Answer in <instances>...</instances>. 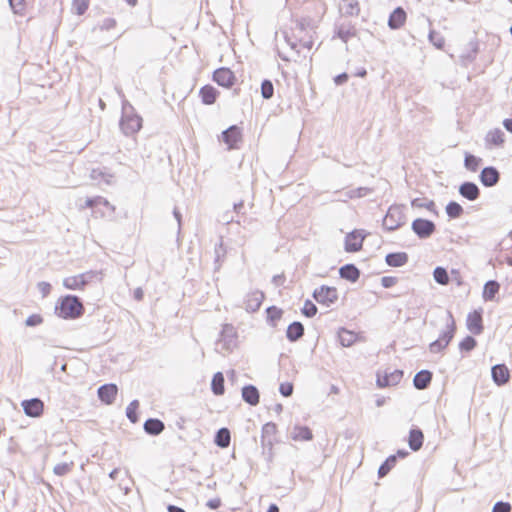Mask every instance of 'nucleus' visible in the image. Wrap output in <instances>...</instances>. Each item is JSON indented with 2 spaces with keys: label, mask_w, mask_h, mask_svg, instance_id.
<instances>
[{
  "label": "nucleus",
  "mask_w": 512,
  "mask_h": 512,
  "mask_svg": "<svg viewBox=\"0 0 512 512\" xmlns=\"http://www.w3.org/2000/svg\"><path fill=\"white\" fill-rule=\"evenodd\" d=\"M55 313L63 319H77L83 315L84 306L78 297L66 295L59 298L55 306Z\"/></svg>",
  "instance_id": "nucleus-1"
},
{
  "label": "nucleus",
  "mask_w": 512,
  "mask_h": 512,
  "mask_svg": "<svg viewBox=\"0 0 512 512\" xmlns=\"http://www.w3.org/2000/svg\"><path fill=\"white\" fill-rule=\"evenodd\" d=\"M455 332H456V323L453 318V315L451 313H449V322L447 324L445 331H443L441 333V335L439 336V338L437 340H435L434 342H432L430 344V350L432 352H439V351L445 349L449 345L451 340L453 339Z\"/></svg>",
  "instance_id": "nucleus-2"
},
{
  "label": "nucleus",
  "mask_w": 512,
  "mask_h": 512,
  "mask_svg": "<svg viewBox=\"0 0 512 512\" xmlns=\"http://www.w3.org/2000/svg\"><path fill=\"white\" fill-rule=\"evenodd\" d=\"M120 128L125 135H134L142 128V118L133 111H125L120 120Z\"/></svg>",
  "instance_id": "nucleus-3"
},
{
  "label": "nucleus",
  "mask_w": 512,
  "mask_h": 512,
  "mask_svg": "<svg viewBox=\"0 0 512 512\" xmlns=\"http://www.w3.org/2000/svg\"><path fill=\"white\" fill-rule=\"evenodd\" d=\"M95 276L96 272L94 271L71 275L63 279V286L68 290H84Z\"/></svg>",
  "instance_id": "nucleus-4"
},
{
  "label": "nucleus",
  "mask_w": 512,
  "mask_h": 512,
  "mask_svg": "<svg viewBox=\"0 0 512 512\" xmlns=\"http://www.w3.org/2000/svg\"><path fill=\"white\" fill-rule=\"evenodd\" d=\"M84 208H91L96 217L111 215L115 210L109 201L100 196L86 199Z\"/></svg>",
  "instance_id": "nucleus-5"
},
{
  "label": "nucleus",
  "mask_w": 512,
  "mask_h": 512,
  "mask_svg": "<svg viewBox=\"0 0 512 512\" xmlns=\"http://www.w3.org/2000/svg\"><path fill=\"white\" fill-rule=\"evenodd\" d=\"M403 378V372L398 369L384 370L377 373V386L379 388H386L398 385Z\"/></svg>",
  "instance_id": "nucleus-6"
},
{
  "label": "nucleus",
  "mask_w": 512,
  "mask_h": 512,
  "mask_svg": "<svg viewBox=\"0 0 512 512\" xmlns=\"http://www.w3.org/2000/svg\"><path fill=\"white\" fill-rule=\"evenodd\" d=\"M221 140L228 150L238 149L243 140L241 128L236 125L230 126L222 132Z\"/></svg>",
  "instance_id": "nucleus-7"
},
{
  "label": "nucleus",
  "mask_w": 512,
  "mask_h": 512,
  "mask_svg": "<svg viewBox=\"0 0 512 512\" xmlns=\"http://www.w3.org/2000/svg\"><path fill=\"white\" fill-rule=\"evenodd\" d=\"M213 81H215L219 86L224 88H231L237 81V78L234 72L227 67H221L216 69L212 75Z\"/></svg>",
  "instance_id": "nucleus-8"
},
{
  "label": "nucleus",
  "mask_w": 512,
  "mask_h": 512,
  "mask_svg": "<svg viewBox=\"0 0 512 512\" xmlns=\"http://www.w3.org/2000/svg\"><path fill=\"white\" fill-rule=\"evenodd\" d=\"M313 297L318 303L330 306L338 300V291L335 287L321 286L314 291Z\"/></svg>",
  "instance_id": "nucleus-9"
},
{
  "label": "nucleus",
  "mask_w": 512,
  "mask_h": 512,
  "mask_svg": "<svg viewBox=\"0 0 512 512\" xmlns=\"http://www.w3.org/2000/svg\"><path fill=\"white\" fill-rule=\"evenodd\" d=\"M467 329L474 335H480L484 330L483 310L477 309L468 313L466 318Z\"/></svg>",
  "instance_id": "nucleus-10"
},
{
  "label": "nucleus",
  "mask_w": 512,
  "mask_h": 512,
  "mask_svg": "<svg viewBox=\"0 0 512 512\" xmlns=\"http://www.w3.org/2000/svg\"><path fill=\"white\" fill-rule=\"evenodd\" d=\"M436 226L434 222L417 218L412 222V230L419 238H428L435 232Z\"/></svg>",
  "instance_id": "nucleus-11"
},
{
  "label": "nucleus",
  "mask_w": 512,
  "mask_h": 512,
  "mask_svg": "<svg viewBox=\"0 0 512 512\" xmlns=\"http://www.w3.org/2000/svg\"><path fill=\"white\" fill-rule=\"evenodd\" d=\"M365 236L358 230L348 233L345 237V250L357 252L362 249Z\"/></svg>",
  "instance_id": "nucleus-12"
},
{
  "label": "nucleus",
  "mask_w": 512,
  "mask_h": 512,
  "mask_svg": "<svg viewBox=\"0 0 512 512\" xmlns=\"http://www.w3.org/2000/svg\"><path fill=\"white\" fill-rule=\"evenodd\" d=\"M21 405L25 414L29 417L37 418L44 412V403L38 398L24 400Z\"/></svg>",
  "instance_id": "nucleus-13"
},
{
  "label": "nucleus",
  "mask_w": 512,
  "mask_h": 512,
  "mask_svg": "<svg viewBox=\"0 0 512 512\" xmlns=\"http://www.w3.org/2000/svg\"><path fill=\"white\" fill-rule=\"evenodd\" d=\"M117 394L118 387L115 384H105L98 389V397L106 405H111Z\"/></svg>",
  "instance_id": "nucleus-14"
},
{
  "label": "nucleus",
  "mask_w": 512,
  "mask_h": 512,
  "mask_svg": "<svg viewBox=\"0 0 512 512\" xmlns=\"http://www.w3.org/2000/svg\"><path fill=\"white\" fill-rule=\"evenodd\" d=\"M290 438L295 442L310 441L313 439V433L308 426L296 424L291 429Z\"/></svg>",
  "instance_id": "nucleus-15"
},
{
  "label": "nucleus",
  "mask_w": 512,
  "mask_h": 512,
  "mask_svg": "<svg viewBox=\"0 0 512 512\" xmlns=\"http://www.w3.org/2000/svg\"><path fill=\"white\" fill-rule=\"evenodd\" d=\"M505 143V134L499 128L491 129L485 136V144L488 148L501 147Z\"/></svg>",
  "instance_id": "nucleus-16"
},
{
  "label": "nucleus",
  "mask_w": 512,
  "mask_h": 512,
  "mask_svg": "<svg viewBox=\"0 0 512 512\" xmlns=\"http://www.w3.org/2000/svg\"><path fill=\"white\" fill-rule=\"evenodd\" d=\"M264 300V294L260 291H252L246 295L245 308L247 311H257Z\"/></svg>",
  "instance_id": "nucleus-17"
},
{
  "label": "nucleus",
  "mask_w": 512,
  "mask_h": 512,
  "mask_svg": "<svg viewBox=\"0 0 512 512\" xmlns=\"http://www.w3.org/2000/svg\"><path fill=\"white\" fill-rule=\"evenodd\" d=\"M199 96L203 104L212 105L216 102L219 91L212 85L207 84L200 88Z\"/></svg>",
  "instance_id": "nucleus-18"
},
{
  "label": "nucleus",
  "mask_w": 512,
  "mask_h": 512,
  "mask_svg": "<svg viewBox=\"0 0 512 512\" xmlns=\"http://www.w3.org/2000/svg\"><path fill=\"white\" fill-rule=\"evenodd\" d=\"M492 378L497 385H504L510 379V372L504 364H498L492 368Z\"/></svg>",
  "instance_id": "nucleus-19"
},
{
  "label": "nucleus",
  "mask_w": 512,
  "mask_h": 512,
  "mask_svg": "<svg viewBox=\"0 0 512 512\" xmlns=\"http://www.w3.org/2000/svg\"><path fill=\"white\" fill-rule=\"evenodd\" d=\"M406 19V12L401 7H398L390 14L388 25L391 29H399L405 24Z\"/></svg>",
  "instance_id": "nucleus-20"
},
{
  "label": "nucleus",
  "mask_w": 512,
  "mask_h": 512,
  "mask_svg": "<svg viewBox=\"0 0 512 512\" xmlns=\"http://www.w3.org/2000/svg\"><path fill=\"white\" fill-rule=\"evenodd\" d=\"M480 180L484 186H494L499 181V172L494 167H486L481 171Z\"/></svg>",
  "instance_id": "nucleus-21"
},
{
  "label": "nucleus",
  "mask_w": 512,
  "mask_h": 512,
  "mask_svg": "<svg viewBox=\"0 0 512 512\" xmlns=\"http://www.w3.org/2000/svg\"><path fill=\"white\" fill-rule=\"evenodd\" d=\"M242 398L246 403L256 406L260 401V394L255 386L247 385L242 388Z\"/></svg>",
  "instance_id": "nucleus-22"
},
{
  "label": "nucleus",
  "mask_w": 512,
  "mask_h": 512,
  "mask_svg": "<svg viewBox=\"0 0 512 512\" xmlns=\"http://www.w3.org/2000/svg\"><path fill=\"white\" fill-rule=\"evenodd\" d=\"M459 193L464 198L474 201L476 200L479 195L480 191L476 184L472 182H465L459 187Z\"/></svg>",
  "instance_id": "nucleus-23"
},
{
  "label": "nucleus",
  "mask_w": 512,
  "mask_h": 512,
  "mask_svg": "<svg viewBox=\"0 0 512 512\" xmlns=\"http://www.w3.org/2000/svg\"><path fill=\"white\" fill-rule=\"evenodd\" d=\"M278 433V427L273 422H268L262 427V442H267L269 446H272L276 440Z\"/></svg>",
  "instance_id": "nucleus-24"
},
{
  "label": "nucleus",
  "mask_w": 512,
  "mask_h": 512,
  "mask_svg": "<svg viewBox=\"0 0 512 512\" xmlns=\"http://www.w3.org/2000/svg\"><path fill=\"white\" fill-rule=\"evenodd\" d=\"M424 441L423 432L420 429H412L409 432L408 444L413 451L421 449Z\"/></svg>",
  "instance_id": "nucleus-25"
},
{
  "label": "nucleus",
  "mask_w": 512,
  "mask_h": 512,
  "mask_svg": "<svg viewBox=\"0 0 512 512\" xmlns=\"http://www.w3.org/2000/svg\"><path fill=\"white\" fill-rule=\"evenodd\" d=\"M408 261V255L405 252L390 253L386 256V263L392 267H401Z\"/></svg>",
  "instance_id": "nucleus-26"
},
{
  "label": "nucleus",
  "mask_w": 512,
  "mask_h": 512,
  "mask_svg": "<svg viewBox=\"0 0 512 512\" xmlns=\"http://www.w3.org/2000/svg\"><path fill=\"white\" fill-rule=\"evenodd\" d=\"M225 379L221 372H217L213 375L212 381H211V389L212 392L217 395H223L225 392Z\"/></svg>",
  "instance_id": "nucleus-27"
},
{
  "label": "nucleus",
  "mask_w": 512,
  "mask_h": 512,
  "mask_svg": "<svg viewBox=\"0 0 512 512\" xmlns=\"http://www.w3.org/2000/svg\"><path fill=\"white\" fill-rule=\"evenodd\" d=\"M432 374L427 370L418 372L414 377V385L418 389H425L431 382Z\"/></svg>",
  "instance_id": "nucleus-28"
},
{
  "label": "nucleus",
  "mask_w": 512,
  "mask_h": 512,
  "mask_svg": "<svg viewBox=\"0 0 512 512\" xmlns=\"http://www.w3.org/2000/svg\"><path fill=\"white\" fill-rule=\"evenodd\" d=\"M339 273L342 278L352 282L357 281L360 276L359 270L352 264L341 267Z\"/></svg>",
  "instance_id": "nucleus-29"
},
{
  "label": "nucleus",
  "mask_w": 512,
  "mask_h": 512,
  "mask_svg": "<svg viewBox=\"0 0 512 512\" xmlns=\"http://www.w3.org/2000/svg\"><path fill=\"white\" fill-rule=\"evenodd\" d=\"M304 327L300 322H293L287 328V338L290 341H296L303 336Z\"/></svg>",
  "instance_id": "nucleus-30"
},
{
  "label": "nucleus",
  "mask_w": 512,
  "mask_h": 512,
  "mask_svg": "<svg viewBox=\"0 0 512 512\" xmlns=\"http://www.w3.org/2000/svg\"><path fill=\"white\" fill-rule=\"evenodd\" d=\"M341 10L349 16H357L360 13V5L357 0H342Z\"/></svg>",
  "instance_id": "nucleus-31"
},
{
  "label": "nucleus",
  "mask_w": 512,
  "mask_h": 512,
  "mask_svg": "<svg viewBox=\"0 0 512 512\" xmlns=\"http://www.w3.org/2000/svg\"><path fill=\"white\" fill-rule=\"evenodd\" d=\"M500 285L496 281H488L484 285L483 289V298L485 301H491L494 299L495 295L499 292Z\"/></svg>",
  "instance_id": "nucleus-32"
},
{
  "label": "nucleus",
  "mask_w": 512,
  "mask_h": 512,
  "mask_svg": "<svg viewBox=\"0 0 512 512\" xmlns=\"http://www.w3.org/2000/svg\"><path fill=\"white\" fill-rule=\"evenodd\" d=\"M147 433L158 435L164 430V424L159 419H148L144 424Z\"/></svg>",
  "instance_id": "nucleus-33"
},
{
  "label": "nucleus",
  "mask_w": 512,
  "mask_h": 512,
  "mask_svg": "<svg viewBox=\"0 0 512 512\" xmlns=\"http://www.w3.org/2000/svg\"><path fill=\"white\" fill-rule=\"evenodd\" d=\"M230 441V431L227 428H221L215 436L216 445L221 448H227L230 445Z\"/></svg>",
  "instance_id": "nucleus-34"
},
{
  "label": "nucleus",
  "mask_w": 512,
  "mask_h": 512,
  "mask_svg": "<svg viewBox=\"0 0 512 512\" xmlns=\"http://www.w3.org/2000/svg\"><path fill=\"white\" fill-rule=\"evenodd\" d=\"M481 162H482V159L475 155H472V154L465 155L464 165H465L466 169L469 171L476 172L479 169Z\"/></svg>",
  "instance_id": "nucleus-35"
},
{
  "label": "nucleus",
  "mask_w": 512,
  "mask_h": 512,
  "mask_svg": "<svg viewBox=\"0 0 512 512\" xmlns=\"http://www.w3.org/2000/svg\"><path fill=\"white\" fill-rule=\"evenodd\" d=\"M463 211L462 206L455 201L449 202L446 206V213L452 219L459 218L463 214Z\"/></svg>",
  "instance_id": "nucleus-36"
},
{
  "label": "nucleus",
  "mask_w": 512,
  "mask_h": 512,
  "mask_svg": "<svg viewBox=\"0 0 512 512\" xmlns=\"http://www.w3.org/2000/svg\"><path fill=\"white\" fill-rule=\"evenodd\" d=\"M412 206L416 208H424L430 212H436V204L433 200H425L421 198H416L412 201Z\"/></svg>",
  "instance_id": "nucleus-37"
},
{
  "label": "nucleus",
  "mask_w": 512,
  "mask_h": 512,
  "mask_svg": "<svg viewBox=\"0 0 512 512\" xmlns=\"http://www.w3.org/2000/svg\"><path fill=\"white\" fill-rule=\"evenodd\" d=\"M433 277L440 285H447L449 283V275L443 267H436L433 272Z\"/></svg>",
  "instance_id": "nucleus-38"
},
{
  "label": "nucleus",
  "mask_w": 512,
  "mask_h": 512,
  "mask_svg": "<svg viewBox=\"0 0 512 512\" xmlns=\"http://www.w3.org/2000/svg\"><path fill=\"white\" fill-rule=\"evenodd\" d=\"M396 464V455L389 456L386 461L379 467L378 475L379 477L386 476L390 470L395 466Z\"/></svg>",
  "instance_id": "nucleus-39"
},
{
  "label": "nucleus",
  "mask_w": 512,
  "mask_h": 512,
  "mask_svg": "<svg viewBox=\"0 0 512 512\" xmlns=\"http://www.w3.org/2000/svg\"><path fill=\"white\" fill-rule=\"evenodd\" d=\"M266 313H267L268 321L273 326H275L277 324V322L282 318V315H283V311L280 308H277L275 306L269 307L267 309Z\"/></svg>",
  "instance_id": "nucleus-40"
},
{
  "label": "nucleus",
  "mask_w": 512,
  "mask_h": 512,
  "mask_svg": "<svg viewBox=\"0 0 512 512\" xmlns=\"http://www.w3.org/2000/svg\"><path fill=\"white\" fill-rule=\"evenodd\" d=\"M138 409L139 402L137 400L130 402L126 408V415L132 423H136L138 421Z\"/></svg>",
  "instance_id": "nucleus-41"
},
{
  "label": "nucleus",
  "mask_w": 512,
  "mask_h": 512,
  "mask_svg": "<svg viewBox=\"0 0 512 512\" xmlns=\"http://www.w3.org/2000/svg\"><path fill=\"white\" fill-rule=\"evenodd\" d=\"M90 5V0H72V10L77 15L86 13Z\"/></svg>",
  "instance_id": "nucleus-42"
},
{
  "label": "nucleus",
  "mask_w": 512,
  "mask_h": 512,
  "mask_svg": "<svg viewBox=\"0 0 512 512\" xmlns=\"http://www.w3.org/2000/svg\"><path fill=\"white\" fill-rule=\"evenodd\" d=\"M339 338L343 346H350L356 341L357 336L353 332L343 329L339 333Z\"/></svg>",
  "instance_id": "nucleus-43"
},
{
  "label": "nucleus",
  "mask_w": 512,
  "mask_h": 512,
  "mask_svg": "<svg viewBox=\"0 0 512 512\" xmlns=\"http://www.w3.org/2000/svg\"><path fill=\"white\" fill-rule=\"evenodd\" d=\"M395 214H399V212L397 210L393 211L390 209L384 218L383 223L388 230H394L400 225L399 223H394L393 221Z\"/></svg>",
  "instance_id": "nucleus-44"
},
{
  "label": "nucleus",
  "mask_w": 512,
  "mask_h": 512,
  "mask_svg": "<svg viewBox=\"0 0 512 512\" xmlns=\"http://www.w3.org/2000/svg\"><path fill=\"white\" fill-rule=\"evenodd\" d=\"M274 87L271 81L264 80L261 84V94L265 99H270L273 96Z\"/></svg>",
  "instance_id": "nucleus-45"
},
{
  "label": "nucleus",
  "mask_w": 512,
  "mask_h": 512,
  "mask_svg": "<svg viewBox=\"0 0 512 512\" xmlns=\"http://www.w3.org/2000/svg\"><path fill=\"white\" fill-rule=\"evenodd\" d=\"M476 340L471 336H466L460 343L459 348L463 351H471L476 346Z\"/></svg>",
  "instance_id": "nucleus-46"
},
{
  "label": "nucleus",
  "mask_w": 512,
  "mask_h": 512,
  "mask_svg": "<svg viewBox=\"0 0 512 512\" xmlns=\"http://www.w3.org/2000/svg\"><path fill=\"white\" fill-rule=\"evenodd\" d=\"M302 313L307 317H313L317 313V307L315 306L314 303L307 300L302 308Z\"/></svg>",
  "instance_id": "nucleus-47"
},
{
  "label": "nucleus",
  "mask_w": 512,
  "mask_h": 512,
  "mask_svg": "<svg viewBox=\"0 0 512 512\" xmlns=\"http://www.w3.org/2000/svg\"><path fill=\"white\" fill-rule=\"evenodd\" d=\"M14 13L23 14L25 11V0H9Z\"/></svg>",
  "instance_id": "nucleus-48"
},
{
  "label": "nucleus",
  "mask_w": 512,
  "mask_h": 512,
  "mask_svg": "<svg viewBox=\"0 0 512 512\" xmlns=\"http://www.w3.org/2000/svg\"><path fill=\"white\" fill-rule=\"evenodd\" d=\"M279 391L280 393L284 396V397H288L292 394L293 392V384L290 383V382H284V383H281L280 384V387H279Z\"/></svg>",
  "instance_id": "nucleus-49"
},
{
  "label": "nucleus",
  "mask_w": 512,
  "mask_h": 512,
  "mask_svg": "<svg viewBox=\"0 0 512 512\" xmlns=\"http://www.w3.org/2000/svg\"><path fill=\"white\" fill-rule=\"evenodd\" d=\"M42 322H43V318L39 314L30 315L26 319V325L27 326H37V325H40Z\"/></svg>",
  "instance_id": "nucleus-50"
},
{
  "label": "nucleus",
  "mask_w": 512,
  "mask_h": 512,
  "mask_svg": "<svg viewBox=\"0 0 512 512\" xmlns=\"http://www.w3.org/2000/svg\"><path fill=\"white\" fill-rule=\"evenodd\" d=\"M116 27V21L113 18H106L99 25L100 30H111Z\"/></svg>",
  "instance_id": "nucleus-51"
},
{
  "label": "nucleus",
  "mask_w": 512,
  "mask_h": 512,
  "mask_svg": "<svg viewBox=\"0 0 512 512\" xmlns=\"http://www.w3.org/2000/svg\"><path fill=\"white\" fill-rule=\"evenodd\" d=\"M397 282H398V279L393 276H384L381 279V284L385 288L393 287L394 285L397 284Z\"/></svg>",
  "instance_id": "nucleus-52"
},
{
  "label": "nucleus",
  "mask_w": 512,
  "mask_h": 512,
  "mask_svg": "<svg viewBox=\"0 0 512 512\" xmlns=\"http://www.w3.org/2000/svg\"><path fill=\"white\" fill-rule=\"evenodd\" d=\"M511 506L509 503L497 502L493 507V512H510Z\"/></svg>",
  "instance_id": "nucleus-53"
},
{
  "label": "nucleus",
  "mask_w": 512,
  "mask_h": 512,
  "mask_svg": "<svg viewBox=\"0 0 512 512\" xmlns=\"http://www.w3.org/2000/svg\"><path fill=\"white\" fill-rule=\"evenodd\" d=\"M38 289L43 297H46L51 292V285L48 282H40L38 284Z\"/></svg>",
  "instance_id": "nucleus-54"
},
{
  "label": "nucleus",
  "mask_w": 512,
  "mask_h": 512,
  "mask_svg": "<svg viewBox=\"0 0 512 512\" xmlns=\"http://www.w3.org/2000/svg\"><path fill=\"white\" fill-rule=\"evenodd\" d=\"M451 275H452V280L458 285H462L463 284V277L461 275V273L458 271V270H452L451 271Z\"/></svg>",
  "instance_id": "nucleus-55"
},
{
  "label": "nucleus",
  "mask_w": 512,
  "mask_h": 512,
  "mask_svg": "<svg viewBox=\"0 0 512 512\" xmlns=\"http://www.w3.org/2000/svg\"><path fill=\"white\" fill-rule=\"evenodd\" d=\"M206 506L210 509H218L220 506H221V499L216 497V498H213V499H210L207 503H206Z\"/></svg>",
  "instance_id": "nucleus-56"
},
{
  "label": "nucleus",
  "mask_w": 512,
  "mask_h": 512,
  "mask_svg": "<svg viewBox=\"0 0 512 512\" xmlns=\"http://www.w3.org/2000/svg\"><path fill=\"white\" fill-rule=\"evenodd\" d=\"M69 470V467L67 465H58L54 468V471L58 475H63Z\"/></svg>",
  "instance_id": "nucleus-57"
},
{
  "label": "nucleus",
  "mask_w": 512,
  "mask_h": 512,
  "mask_svg": "<svg viewBox=\"0 0 512 512\" xmlns=\"http://www.w3.org/2000/svg\"><path fill=\"white\" fill-rule=\"evenodd\" d=\"M347 79H348V75L346 73H343V74L336 76L334 81L337 85H340V84L346 82Z\"/></svg>",
  "instance_id": "nucleus-58"
},
{
  "label": "nucleus",
  "mask_w": 512,
  "mask_h": 512,
  "mask_svg": "<svg viewBox=\"0 0 512 512\" xmlns=\"http://www.w3.org/2000/svg\"><path fill=\"white\" fill-rule=\"evenodd\" d=\"M503 126L505 127V129L507 131H509L510 133H512V118H508V119H505L503 121Z\"/></svg>",
  "instance_id": "nucleus-59"
},
{
  "label": "nucleus",
  "mask_w": 512,
  "mask_h": 512,
  "mask_svg": "<svg viewBox=\"0 0 512 512\" xmlns=\"http://www.w3.org/2000/svg\"><path fill=\"white\" fill-rule=\"evenodd\" d=\"M168 511L169 512H185L182 508L174 506V505H169Z\"/></svg>",
  "instance_id": "nucleus-60"
},
{
  "label": "nucleus",
  "mask_w": 512,
  "mask_h": 512,
  "mask_svg": "<svg viewBox=\"0 0 512 512\" xmlns=\"http://www.w3.org/2000/svg\"><path fill=\"white\" fill-rule=\"evenodd\" d=\"M134 295L137 300H141L143 297V292L141 289L138 288L135 290Z\"/></svg>",
  "instance_id": "nucleus-61"
},
{
  "label": "nucleus",
  "mask_w": 512,
  "mask_h": 512,
  "mask_svg": "<svg viewBox=\"0 0 512 512\" xmlns=\"http://www.w3.org/2000/svg\"><path fill=\"white\" fill-rule=\"evenodd\" d=\"M408 455V453L404 450H399L396 454V458L397 457H400V458H405L406 456Z\"/></svg>",
  "instance_id": "nucleus-62"
},
{
  "label": "nucleus",
  "mask_w": 512,
  "mask_h": 512,
  "mask_svg": "<svg viewBox=\"0 0 512 512\" xmlns=\"http://www.w3.org/2000/svg\"><path fill=\"white\" fill-rule=\"evenodd\" d=\"M267 512H279V509L276 505H271Z\"/></svg>",
  "instance_id": "nucleus-63"
},
{
  "label": "nucleus",
  "mask_w": 512,
  "mask_h": 512,
  "mask_svg": "<svg viewBox=\"0 0 512 512\" xmlns=\"http://www.w3.org/2000/svg\"><path fill=\"white\" fill-rule=\"evenodd\" d=\"M130 6H136L138 3V0H125Z\"/></svg>",
  "instance_id": "nucleus-64"
}]
</instances>
